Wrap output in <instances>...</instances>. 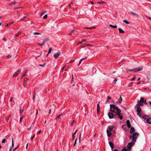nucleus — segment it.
Instances as JSON below:
<instances>
[{
    "label": "nucleus",
    "mask_w": 151,
    "mask_h": 151,
    "mask_svg": "<svg viewBox=\"0 0 151 151\" xmlns=\"http://www.w3.org/2000/svg\"><path fill=\"white\" fill-rule=\"evenodd\" d=\"M110 110L111 112L116 114H114L113 113L109 112L108 115L110 119H113L116 115H118L120 120H121L123 119V116L121 114V111L117 106L114 104H111Z\"/></svg>",
    "instance_id": "f257e3e1"
},
{
    "label": "nucleus",
    "mask_w": 151,
    "mask_h": 151,
    "mask_svg": "<svg viewBox=\"0 0 151 151\" xmlns=\"http://www.w3.org/2000/svg\"><path fill=\"white\" fill-rule=\"evenodd\" d=\"M138 135V133L135 132L133 133L132 135L129 136V137L130 139L132 138L133 142H135L136 141V139L137 138Z\"/></svg>",
    "instance_id": "f03ea898"
},
{
    "label": "nucleus",
    "mask_w": 151,
    "mask_h": 151,
    "mask_svg": "<svg viewBox=\"0 0 151 151\" xmlns=\"http://www.w3.org/2000/svg\"><path fill=\"white\" fill-rule=\"evenodd\" d=\"M142 69H143V67L141 66V67H139L138 68H134V69H127V72H130L131 73V72H137L138 71L141 70H142Z\"/></svg>",
    "instance_id": "7ed1b4c3"
},
{
    "label": "nucleus",
    "mask_w": 151,
    "mask_h": 151,
    "mask_svg": "<svg viewBox=\"0 0 151 151\" xmlns=\"http://www.w3.org/2000/svg\"><path fill=\"white\" fill-rule=\"evenodd\" d=\"M137 110V115L140 118H142L141 114V109L140 106L139 104H137L136 106Z\"/></svg>",
    "instance_id": "20e7f679"
},
{
    "label": "nucleus",
    "mask_w": 151,
    "mask_h": 151,
    "mask_svg": "<svg viewBox=\"0 0 151 151\" xmlns=\"http://www.w3.org/2000/svg\"><path fill=\"white\" fill-rule=\"evenodd\" d=\"M135 142H133L132 141V142H129L128 144V145H127V147L128 148L129 150L131 149L132 146L134 145Z\"/></svg>",
    "instance_id": "39448f33"
},
{
    "label": "nucleus",
    "mask_w": 151,
    "mask_h": 151,
    "mask_svg": "<svg viewBox=\"0 0 151 151\" xmlns=\"http://www.w3.org/2000/svg\"><path fill=\"white\" fill-rule=\"evenodd\" d=\"M60 52H58V53L55 54L53 55L55 59H57L58 57L60 55Z\"/></svg>",
    "instance_id": "423d86ee"
},
{
    "label": "nucleus",
    "mask_w": 151,
    "mask_h": 151,
    "mask_svg": "<svg viewBox=\"0 0 151 151\" xmlns=\"http://www.w3.org/2000/svg\"><path fill=\"white\" fill-rule=\"evenodd\" d=\"M122 128L125 131L127 130V126L126 125L124 124L122 126Z\"/></svg>",
    "instance_id": "0eeeda50"
},
{
    "label": "nucleus",
    "mask_w": 151,
    "mask_h": 151,
    "mask_svg": "<svg viewBox=\"0 0 151 151\" xmlns=\"http://www.w3.org/2000/svg\"><path fill=\"white\" fill-rule=\"evenodd\" d=\"M111 131H109V130H107V136L109 137H110L111 134Z\"/></svg>",
    "instance_id": "6e6552de"
},
{
    "label": "nucleus",
    "mask_w": 151,
    "mask_h": 151,
    "mask_svg": "<svg viewBox=\"0 0 151 151\" xmlns=\"http://www.w3.org/2000/svg\"><path fill=\"white\" fill-rule=\"evenodd\" d=\"M19 70H18L13 75V77H16L17 76L19 72Z\"/></svg>",
    "instance_id": "1a4fd4ad"
},
{
    "label": "nucleus",
    "mask_w": 151,
    "mask_h": 151,
    "mask_svg": "<svg viewBox=\"0 0 151 151\" xmlns=\"http://www.w3.org/2000/svg\"><path fill=\"white\" fill-rule=\"evenodd\" d=\"M76 31L74 30H73L69 34L70 35H75Z\"/></svg>",
    "instance_id": "9d476101"
},
{
    "label": "nucleus",
    "mask_w": 151,
    "mask_h": 151,
    "mask_svg": "<svg viewBox=\"0 0 151 151\" xmlns=\"http://www.w3.org/2000/svg\"><path fill=\"white\" fill-rule=\"evenodd\" d=\"M114 128V127L113 126H109L108 127L107 130H109V131H112Z\"/></svg>",
    "instance_id": "9b49d317"
},
{
    "label": "nucleus",
    "mask_w": 151,
    "mask_h": 151,
    "mask_svg": "<svg viewBox=\"0 0 151 151\" xmlns=\"http://www.w3.org/2000/svg\"><path fill=\"white\" fill-rule=\"evenodd\" d=\"M139 101H141L144 103H145L146 104H147V103L146 102V100H144V98L143 97H141L140 99V100Z\"/></svg>",
    "instance_id": "f8f14e48"
},
{
    "label": "nucleus",
    "mask_w": 151,
    "mask_h": 151,
    "mask_svg": "<svg viewBox=\"0 0 151 151\" xmlns=\"http://www.w3.org/2000/svg\"><path fill=\"white\" fill-rule=\"evenodd\" d=\"M109 143L111 149H113L114 148V146L113 143L111 142H109Z\"/></svg>",
    "instance_id": "ddd939ff"
},
{
    "label": "nucleus",
    "mask_w": 151,
    "mask_h": 151,
    "mask_svg": "<svg viewBox=\"0 0 151 151\" xmlns=\"http://www.w3.org/2000/svg\"><path fill=\"white\" fill-rule=\"evenodd\" d=\"M127 126L128 128H129L131 127V125L130 124V122L129 120H127Z\"/></svg>",
    "instance_id": "4468645a"
},
{
    "label": "nucleus",
    "mask_w": 151,
    "mask_h": 151,
    "mask_svg": "<svg viewBox=\"0 0 151 151\" xmlns=\"http://www.w3.org/2000/svg\"><path fill=\"white\" fill-rule=\"evenodd\" d=\"M147 122L150 124H151V118H148L146 120Z\"/></svg>",
    "instance_id": "2eb2a0df"
},
{
    "label": "nucleus",
    "mask_w": 151,
    "mask_h": 151,
    "mask_svg": "<svg viewBox=\"0 0 151 151\" xmlns=\"http://www.w3.org/2000/svg\"><path fill=\"white\" fill-rule=\"evenodd\" d=\"M122 98L121 97V96H120V98H119V99H118L116 103H120L122 101Z\"/></svg>",
    "instance_id": "dca6fc26"
},
{
    "label": "nucleus",
    "mask_w": 151,
    "mask_h": 151,
    "mask_svg": "<svg viewBox=\"0 0 151 151\" xmlns=\"http://www.w3.org/2000/svg\"><path fill=\"white\" fill-rule=\"evenodd\" d=\"M135 131V129L133 127H131L130 130V132L131 133H132L134 132Z\"/></svg>",
    "instance_id": "f3484780"
},
{
    "label": "nucleus",
    "mask_w": 151,
    "mask_h": 151,
    "mask_svg": "<svg viewBox=\"0 0 151 151\" xmlns=\"http://www.w3.org/2000/svg\"><path fill=\"white\" fill-rule=\"evenodd\" d=\"M142 118L144 119H147L148 116L146 115H144L142 116Z\"/></svg>",
    "instance_id": "a211bd4d"
},
{
    "label": "nucleus",
    "mask_w": 151,
    "mask_h": 151,
    "mask_svg": "<svg viewBox=\"0 0 151 151\" xmlns=\"http://www.w3.org/2000/svg\"><path fill=\"white\" fill-rule=\"evenodd\" d=\"M118 29L120 33H124V32L121 28H119Z\"/></svg>",
    "instance_id": "6ab92c4d"
},
{
    "label": "nucleus",
    "mask_w": 151,
    "mask_h": 151,
    "mask_svg": "<svg viewBox=\"0 0 151 151\" xmlns=\"http://www.w3.org/2000/svg\"><path fill=\"white\" fill-rule=\"evenodd\" d=\"M143 102H141V101H138V104H139V106H142L143 105Z\"/></svg>",
    "instance_id": "aec40b11"
},
{
    "label": "nucleus",
    "mask_w": 151,
    "mask_h": 151,
    "mask_svg": "<svg viewBox=\"0 0 151 151\" xmlns=\"http://www.w3.org/2000/svg\"><path fill=\"white\" fill-rule=\"evenodd\" d=\"M109 26L110 27H112L114 28H117V26L116 25L113 26L111 24H110L109 25Z\"/></svg>",
    "instance_id": "412c9836"
},
{
    "label": "nucleus",
    "mask_w": 151,
    "mask_h": 151,
    "mask_svg": "<svg viewBox=\"0 0 151 151\" xmlns=\"http://www.w3.org/2000/svg\"><path fill=\"white\" fill-rule=\"evenodd\" d=\"M99 108H100L99 104H98L97 105V110L98 113H99Z\"/></svg>",
    "instance_id": "4be33fe9"
},
{
    "label": "nucleus",
    "mask_w": 151,
    "mask_h": 151,
    "mask_svg": "<svg viewBox=\"0 0 151 151\" xmlns=\"http://www.w3.org/2000/svg\"><path fill=\"white\" fill-rule=\"evenodd\" d=\"M24 119V116H22L20 118V121L19 122L21 123H22V120H23Z\"/></svg>",
    "instance_id": "5701e85b"
},
{
    "label": "nucleus",
    "mask_w": 151,
    "mask_h": 151,
    "mask_svg": "<svg viewBox=\"0 0 151 151\" xmlns=\"http://www.w3.org/2000/svg\"><path fill=\"white\" fill-rule=\"evenodd\" d=\"M130 13H131V14H133L134 15H137V16L138 15V14L137 13H136L135 12H130Z\"/></svg>",
    "instance_id": "b1692460"
},
{
    "label": "nucleus",
    "mask_w": 151,
    "mask_h": 151,
    "mask_svg": "<svg viewBox=\"0 0 151 151\" xmlns=\"http://www.w3.org/2000/svg\"><path fill=\"white\" fill-rule=\"evenodd\" d=\"M26 81L25 80V78H24V83L23 84V86L24 87H26Z\"/></svg>",
    "instance_id": "393cba45"
},
{
    "label": "nucleus",
    "mask_w": 151,
    "mask_h": 151,
    "mask_svg": "<svg viewBox=\"0 0 151 151\" xmlns=\"http://www.w3.org/2000/svg\"><path fill=\"white\" fill-rule=\"evenodd\" d=\"M47 40L48 39L46 38L44 40L42 43L44 45L45 43L47 41Z\"/></svg>",
    "instance_id": "a878e982"
},
{
    "label": "nucleus",
    "mask_w": 151,
    "mask_h": 151,
    "mask_svg": "<svg viewBox=\"0 0 151 151\" xmlns=\"http://www.w3.org/2000/svg\"><path fill=\"white\" fill-rule=\"evenodd\" d=\"M62 115V114H60L58 116H57L55 118V120H57L58 119H59L60 117V116Z\"/></svg>",
    "instance_id": "bb28decb"
},
{
    "label": "nucleus",
    "mask_w": 151,
    "mask_h": 151,
    "mask_svg": "<svg viewBox=\"0 0 151 151\" xmlns=\"http://www.w3.org/2000/svg\"><path fill=\"white\" fill-rule=\"evenodd\" d=\"M52 50V48L51 47H50L49 49V51L48 52V54L50 53L51 52Z\"/></svg>",
    "instance_id": "cd10ccee"
},
{
    "label": "nucleus",
    "mask_w": 151,
    "mask_h": 151,
    "mask_svg": "<svg viewBox=\"0 0 151 151\" xmlns=\"http://www.w3.org/2000/svg\"><path fill=\"white\" fill-rule=\"evenodd\" d=\"M117 78H115L114 81H113V83L114 84H115L117 81Z\"/></svg>",
    "instance_id": "c85d7f7f"
},
{
    "label": "nucleus",
    "mask_w": 151,
    "mask_h": 151,
    "mask_svg": "<svg viewBox=\"0 0 151 151\" xmlns=\"http://www.w3.org/2000/svg\"><path fill=\"white\" fill-rule=\"evenodd\" d=\"M95 27H86L85 28V29H90L91 30H93V29H94Z\"/></svg>",
    "instance_id": "c756f323"
},
{
    "label": "nucleus",
    "mask_w": 151,
    "mask_h": 151,
    "mask_svg": "<svg viewBox=\"0 0 151 151\" xmlns=\"http://www.w3.org/2000/svg\"><path fill=\"white\" fill-rule=\"evenodd\" d=\"M124 22L127 24H129V22L127 20H124L123 21Z\"/></svg>",
    "instance_id": "7c9ffc66"
},
{
    "label": "nucleus",
    "mask_w": 151,
    "mask_h": 151,
    "mask_svg": "<svg viewBox=\"0 0 151 151\" xmlns=\"http://www.w3.org/2000/svg\"><path fill=\"white\" fill-rule=\"evenodd\" d=\"M38 45L39 46H41V47H42V46H43L44 45V44H43L42 43H38Z\"/></svg>",
    "instance_id": "2f4dec72"
},
{
    "label": "nucleus",
    "mask_w": 151,
    "mask_h": 151,
    "mask_svg": "<svg viewBox=\"0 0 151 151\" xmlns=\"http://www.w3.org/2000/svg\"><path fill=\"white\" fill-rule=\"evenodd\" d=\"M16 4V2L15 1H14L12 3H10L9 4V5H13V4Z\"/></svg>",
    "instance_id": "473e14b6"
},
{
    "label": "nucleus",
    "mask_w": 151,
    "mask_h": 151,
    "mask_svg": "<svg viewBox=\"0 0 151 151\" xmlns=\"http://www.w3.org/2000/svg\"><path fill=\"white\" fill-rule=\"evenodd\" d=\"M85 59V58H83V59H81V60H80V62H79V63L78 64V65H79L81 63V62H82V61L83 60H84Z\"/></svg>",
    "instance_id": "72a5a7b5"
},
{
    "label": "nucleus",
    "mask_w": 151,
    "mask_h": 151,
    "mask_svg": "<svg viewBox=\"0 0 151 151\" xmlns=\"http://www.w3.org/2000/svg\"><path fill=\"white\" fill-rule=\"evenodd\" d=\"M10 115L6 118V120L7 122L9 119Z\"/></svg>",
    "instance_id": "f704fd0d"
},
{
    "label": "nucleus",
    "mask_w": 151,
    "mask_h": 151,
    "mask_svg": "<svg viewBox=\"0 0 151 151\" xmlns=\"http://www.w3.org/2000/svg\"><path fill=\"white\" fill-rule=\"evenodd\" d=\"M6 141V140H5V139H4L2 140V143H5Z\"/></svg>",
    "instance_id": "c9c22d12"
},
{
    "label": "nucleus",
    "mask_w": 151,
    "mask_h": 151,
    "mask_svg": "<svg viewBox=\"0 0 151 151\" xmlns=\"http://www.w3.org/2000/svg\"><path fill=\"white\" fill-rule=\"evenodd\" d=\"M129 150L128 149L124 148L121 151H128Z\"/></svg>",
    "instance_id": "e433bc0d"
},
{
    "label": "nucleus",
    "mask_w": 151,
    "mask_h": 151,
    "mask_svg": "<svg viewBox=\"0 0 151 151\" xmlns=\"http://www.w3.org/2000/svg\"><path fill=\"white\" fill-rule=\"evenodd\" d=\"M77 139V138H76L75 140V142L74 143V145H73L74 146H75L76 145Z\"/></svg>",
    "instance_id": "4c0bfd02"
},
{
    "label": "nucleus",
    "mask_w": 151,
    "mask_h": 151,
    "mask_svg": "<svg viewBox=\"0 0 151 151\" xmlns=\"http://www.w3.org/2000/svg\"><path fill=\"white\" fill-rule=\"evenodd\" d=\"M47 14H45L43 17V18L44 19H46L47 17Z\"/></svg>",
    "instance_id": "58836bf2"
},
{
    "label": "nucleus",
    "mask_w": 151,
    "mask_h": 151,
    "mask_svg": "<svg viewBox=\"0 0 151 151\" xmlns=\"http://www.w3.org/2000/svg\"><path fill=\"white\" fill-rule=\"evenodd\" d=\"M34 34L35 35H40L41 34L40 33L37 32H35L34 33Z\"/></svg>",
    "instance_id": "ea45409f"
},
{
    "label": "nucleus",
    "mask_w": 151,
    "mask_h": 151,
    "mask_svg": "<svg viewBox=\"0 0 151 151\" xmlns=\"http://www.w3.org/2000/svg\"><path fill=\"white\" fill-rule=\"evenodd\" d=\"M12 147H14V143H13V139L12 138Z\"/></svg>",
    "instance_id": "a19ab883"
},
{
    "label": "nucleus",
    "mask_w": 151,
    "mask_h": 151,
    "mask_svg": "<svg viewBox=\"0 0 151 151\" xmlns=\"http://www.w3.org/2000/svg\"><path fill=\"white\" fill-rule=\"evenodd\" d=\"M35 134L33 137H32L31 138V140H32L33 139V138H34L35 137Z\"/></svg>",
    "instance_id": "79ce46f5"
},
{
    "label": "nucleus",
    "mask_w": 151,
    "mask_h": 151,
    "mask_svg": "<svg viewBox=\"0 0 151 151\" xmlns=\"http://www.w3.org/2000/svg\"><path fill=\"white\" fill-rule=\"evenodd\" d=\"M81 133L80 134V136H79V142H80L81 138Z\"/></svg>",
    "instance_id": "37998d69"
},
{
    "label": "nucleus",
    "mask_w": 151,
    "mask_h": 151,
    "mask_svg": "<svg viewBox=\"0 0 151 151\" xmlns=\"http://www.w3.org/2000/svg\"><path fill=\"white\" fill-rule=\"evenodd\" d=\"M45 64H40L39 65L40 66H42L43 67L45 66Z\"/></svg>",
    "instance_id": "c03bdc74"
},
{
    "label": "nucleus",
    "mask_w": 151,
    "mask_h": 151,
    "mask_svg": "<svg viewBox=\"0 0 151 151\" xmlns=\"http://www.w3.org/2000/svg\"><path fill=\"white\" fill-rule=\"evenodd\" d=\"M20 33V32H19L15 36V37H17L19 35Z\"/></svg>",
    "instance_id": "a18cd8bd"
},
{
    "label": "nucleus",
    "mask_w": 151,
    "mask_h": 151,
    "mask_svg": "<svg viewBox=\"0 0 151 151\" xmlns=\"http://www.w3.org/2000/svg\"><path fill=\"white\" fill-rule=\"evenodd\" d=\"M13 99V98L12 97H11V99L9 100V101L10 102H11L12 101Z\"/></svg>",
    "instance_id": "49530a36"
},
{
    "label": "nucleus",
    "mask_w": 151,
    "mask_h": 151,
    "mask_svg": "<svg viewBox=\"0 0 151 151\" xmlns=\"http://www.w3.org/2000/svg\"><path fill=\"white\" fill-rule=\"evenodd\" d=\"M135 76H134V77L132 78V79L131 81H132L134 80V79H135Z\"/></svg>",
    "instance_id": "de8ad7c7"
},
{
    "label": "nucleus",
    "mask_w": 151,
    "mask_h": 151,
    "mask_svg": "<svg viewBox=\"0 0 151 151\" xmlns=\"http://www.w3.org/2000/svg\"><path fill=\"white\" fill-rule=\"evenodd\" d=\"M47 12L46 11H45V12H42V15H41V16H42V15H43L45 12Z\"/></svg>",
    "instance_id": "09e8293b"
},
{
    "label": "nucleus",
    "mask_w": 151,
    "mask_h": 151,
    "mask_svg": "<svg viewBox=\"0 0 151 151\" xmlns=\"http://www.w3.org/2000/svg\"><path fill=\"white\" fill-rule=\"evenodd\" d=\"M107 98H108V100H109V99H111V97L110 96H107Z\"/></svg>",
    "instance_id": "8fccbe9b"
},
{
    "label": "nucleus",
    "mask_w": 151,
    "mask_h": 151,
    "mask_svg": "<svg viewBox=\"0 0 151 151\" xmlns=\"http://www.w3.org/2000/svg\"><path fill=\"white\" fill-rule=\"evenodd\" d=\"M77 132V130H76L75 131V132L73 134V135H75L76 134Z\"/></svg>",
    "instance_id": "3c124183"
},
{
    "label": "nucleus",
    "mask_w": 151,
    "mask_h": 151,
    "mask_svg": "<svg viewBox=\"0 0 151 151\" xmlns=\"http://www.w3.org/2000/svg\"><path fill=\"white\" fill-rule=\"evenodd\" d=\"M26 76L25 74V73H24L22 75V76H21V78H22V77H23V76Z\"/></svg>",
    "instance_id": "603ef678"
},
{
    "label": "nucleus",
    "mask_w": 151,
    "mask_h": 151,
    "mask_svg": "<svg viewBox=\"0 0 151 151\" xmlns=\"http://www.w3.org/2000/svg\"><path fill=\"white\" fill-rule=\"evenodd\" d=\"M75 61V60H71L70 62V63H72L73 62H74Z\"/></svg>",
    "instance_id": "864d4df0"
},
{
    "label": "nucleus",
    "mask_w": 151,
    "mask_h": 151,
    "mask_svg": "<svg viewBox=\"0 0 151 151\" xmlns=\"http://www.w3.org/2000/svg\"><path fill=\"white\" fill-rule=\"evenodd\" d=\"M72 137H73V140L74 139V138H75V135H72Z\"/></svg>",
    "instance_id": "5fc2aeb1"
},
{
    "label": "nucleus",
    "mask_w": 151,
    "mask_h": 151,
    "mask_svg": "<svg viewBox=\"0 0 151 151\" xmlns=\"http://www.w3.org/2000/svg\"><path fill=\"white\" fill-rule=\"evenodd\" d=\"M147 18L148 19H150V20H151V17H147Z\"/></svg>",
    "instance_id": "6e6d98bb"
},
{
    "label": "nucleus",
    "mask_w": 151,
    "mask_h": 151,
    "mask_svg": "<svg viewBox=\"0 0 151 151\" xmlns=\"http://www.w3.org/2000/svg\"><path fill=\"white\" fill-rule=\"evenodd\" d=\"M85 46H91V45L89 44H85Z\"/></svg>",
    "instance_id": "4d7b16f0"
},
{
    "label": "nucleus",
    "mask_w": 151,
    "mask_h": 151,
    "mask_svg": "<svg viewBox=\"0 0 151 151\" xmlns=\"http://www.w3.org/2000/svg\"><path fill=\"white\" fill-rule=\"evenodd\" d=\"M72 78L71 79V81H73V75H72Z\"/></svg>",
    "instance_id": "13d9d810"
},
{
    "label": "nucleus",
    "mask_w": 151,
    "mask_h": 151,
    "mask_svg": "<svg viewBox=\"0 0 151 151\" xmlns=\"http://www.w3.org/2000/svg\"><path fill=\"white\" fill-rule=\"evenodd\" d=\"M82 41L83 42V41H86V39H83L82 40Z\"/></svg>",
    "instance_id": "bf43d9fd"
},
{
    "label": "nucleus",
    "mask_w": 151,
    "mask_h": 151,
    "mask_svg": "<svg viewBox=\"0 0 151 151\" xmlns=\"http://www.w3.org/2000/svg\"><path fill=\"white\" fill-rule=\"evenodd\" d=\"M97 3H98V4H101V1H99V2H97Z\"/></svg>",
    "instance_id": "052dcab7"
},
{
    "label": "nucleus",
    "mask_w": 151,
    "mask_h": 151,
    "mask_svg": "<svg viewBox=\"0 0 151 151\" xmlns=\"http://www.w3.org/2000/svg\"><path fill=\"white\" fill-rule=\"evenodd\" d=\"M22 112H23L22 110H20V113H21Z\"/></svg>",
    "instance_id": "680f3d73"
},
{
    "label": "nucleus",
    "mask_w": 151,
    "mask_h": 151,
    "mask_svg": "<svg viewBox=\"0 0 151 151\" xmlns=\"http://www.w3.org/2000/svg\"><path fill=\"white\" fill-rule=\"evenodd\" d=\"M41 132V130H40L38 132H37V134H39Z\"/></svg>",
    "instance_id": "e2e57ef3"
},
{
    "label": "nucleus",
    "mask_w": 151,
    "mask_h": 151,
    "mask_svg": "<svg viewBox=\"0 0 151 151\" xmlns=\"http://www.w3.org/2000/svg\"><path fill=\"white\" fill-rule=\"evenodd\" d=\"M82 42H83V41L82 40L81 41H80L79 42L78 44L81 43Z\"/></svg>",
    "instance_id": "0e129e2a"
},
{
    "label": "nucleus",
    "mask_w": 151,
    "mask_h": 151,
    "mask_svg": "<svg viewBox=\"0 0 151 151\" xmlns=\"http://www.w3.org/2000/svg\"><path fill=\"white\" fill-rule=\"evenodd\" d=\"M51 110L50 109L49 110V114H50L51 113Z\"/></svg>",
    "instance_id": "69168bd1"
},
{
    "label": "nucleus",
    "mask_w": 151,
    "mask_h": 151,
    "mask_svg": "<svg viewBox=\"0 0 151 151\" xmlns=\"http://www.w3.org/2000/svg\"><path fill=\"white\" fill-rule=\"evenodd\" d=\"M13 22H11L10 23H9V25H10L11 24H13Z\"/></svg>",
    "instance_id": "338daca9"
},
{
    "label": "nucleus",
    "mask_w": 151,
    "mask_h": 151,
    "mask_svg": "<svg viewBox=\"0 0 151 151\" xmlns=\"http://www.w3.org/2000/svg\"><path fill=\"white\" fill-rule=\"evenodd\" d=\"M11 57V55H9L7 56V57L8 58H9Z\"/></svg>",
    "instance_id": "774afa93"
}]
</instances>
